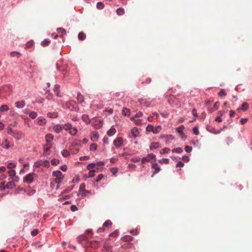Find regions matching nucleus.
I'll return each instance as SVG.
<instances>
[{
  "mask_svg": "<svg viewBox=\"0 0 252 252\" xmlns=\"http://www.w3.org/2000/svg\"><path fill=\"white\" fill-rule=\"evenodd\" d=\"M7 133L17 140L21 139L23 137L22 132H21L20 131L13 130L10 127L8 128Z\"/></svg>",
  "mask_w": 252,
  "mask_h": 252,
  "instance_id": "f03ea898",
  "label": "nucleus"
},
{
  "mask_svg": "<svg viewBox=\"0 0 252 252\" xmlns=\"http://www.w3.org/2000/svg\"><path fill=\"white\" fill-rule=\"evenodd\" d=\"M94 165H95L94 163L89 164L88 165V166H87V168H88V169L90 171H94V170L93 169Z\"/></svg>",
  "mask_w": 252,
  "mask_h": 252,
  "instance_id": "c03bdc74",
  "label": "nucleus"
},
{
  "mask_svg": "<svg viewBox=\"0 0 252 252\" xmlns=\"http://www.w3.org/2000/svg\"><path fill=\"white\" fill-rule=\"evenodd\" d=\"M150 160H151V159H150L149 158L144 157L143 158H142L141 159L142 163L144 164L146 162H149L150 161Z\"/></svg>",
  "mask_w": 252,
  "mask_h": 252,
  "instance_id": "5fc2aeb1",
  "label": "nucleus"
},
{
  "mask_svg": "<svg viewBox=\"0 0 252 252\" xmlns=\"http://www.w3.org/2000/svg\"><path fill=\"white\" fill-rule=\"evenodd\" d=\"M172 151L173 153L180 154L182 152V149L181 148H174V149L172 150Z\"/></svg>",
  "mask_w": 252,
  "mask_h": 252,
  "instance_id": "c9c22d12",
  "label": "nucleus"
},
{
  "mask_svg": "<svg viewBox=\"0 0 252 252\" xmlns=\"http://www.w3.org/2000/svg\"><path fill=\"white\" fill-rule=\"evenodd\" d=\"M37 233H38L37 229H33V230L32 231L31 234L32 236H35L37 235Z\"/></svg>",
  "mask_w": 252,
  "mask_h": 252,
  "instance_id": "e2e57ef3",
  "label": "nucleus"
},
{
  "mask_svg": "<svg viewBox=\"0 0 252 252\" xmlns=\"http://www.w3.org/2000/svg\"><path fill=\"white\" fill-rule=\"evenodd\" d=\"M36 176L35 174L33 172L30 173L24 178V182L28 184H32L33 181V178Z\"/></svg>",
  "mask_w": 252,
  "mask_h": 252,
  "instance_id": "39448f33",
  "label": "nucleus"
},
{
  "mask_svg": "<svg viewBox=\"0 0 252 252\" xmlns=\"http://www.w3.org/2000/svg\"><path fill=\"white\" fill-rule=\"evenodd\" d=\"M124 9L122 8H119L117 9V14L119 16H122L124 14Z\"/></svg>",
  "mask_w": 252,
  "mask_h": 252,
  "instance_id": "c756f323",
  "label": "nucleus"
},
{
  "mask_svg": "<svg viewBox=\"0 0 252 252\" xmlns=\"http://www.w3.org/2000/svg\"><path fill=\"white\" fill-rule=\"evenodd\" d=\"M65 107L71 111L78 112L79 110L76 102L73 100H69L65 103Z\"/></svg>",
  "mask_w": 252,
  "mask_h": 252,
  "instance_id": "7ed1b4c3",
  "label": "nucleus"
},
{
  "mask_svg": "<svg viewBox=\"0 0 252 252\" xmlns=\"http://www.w3.org/2000/svg\"><path fill=\"white\" fill-rule=\"evenodd\" d=\"M185 150L187 153H190L192 151V147L189 146H186L185 147Z\"/></svg>",
  "mask_w": 252,
  "mask_h": 252,
  "instance_id": "603ef678",
  "label": "nucleus"
},
{
  "mask_svg": "<svg viewBox=\"0 0 252 252\" xmlns=\"http://www.w3.org/2000/svg\"><path fill=\"white\" fill-rule=\"evenodd\" d=\"M226 95V92L223 89L220 90V91L219 93V95L220 97L225 96Z\"/></svg>",
  "mask_w": 252,
  "mask_h": 252,
  "instance_id": "ea45409f",
  "label": "nucleus"
},
{
  "mask_svg": "<svg viewBox=\"0 0 252 252\" xmlns=\"http://www.w3.org/2000/svg\"><path fill=\"white\" fill-rule=\"evenodd\" d=\"M70 209L72 212H75L77 211V207L75 205H72L70 207Z\"/></svg>",
  "mask_w": 252,
  "mask_h": 252,
  "instance_id": "774afa93",
  "label": "nucleus"
},
{
  "mask_svg": "<svg viewBox=\"0 0 252 252\" xmlns=\"http://www.w3.org/2000/svg\"><path fill=\"white\" fill-rule=\"evenodd\" d=\"M170 151L169 148H163V149L161 150V151H160V154H167Z\"/></svg>",
  "mask_w": 252,
  "mask_h": 252,
  "instance_id": "37998d69",
  "label": "nucleus"
},
{
  "mask_svg": "<svg viewBox=\"0 0 252 252\" xmlns=\"http://www.w3.org/2000/svg\"><path fill=\"white\" fill-rule=\"evenodd\" d=\"M97 144H96L95 143H93V144H91L90 147V151H94L97 149Z\"/></svg>",
  "mask_w": 252,
  "mask_h": 252,
  "instance_id": "473e14b6",
  "label": "nucleus"
},
{
  "mask_svg": "<svg viewBox=\"0 0 252 252\" xmlns=\"http://www.w3.org/2000/svg\"><path fill=\"white\" fill-rule=\"evenodd\" d=\"M160 130H161V127L160 126H157L153 128L152 132L154 134H158Z\"/></svg>",
  "mask_w": 252,
  "mask_h": 252,
  "instance_id": "4be33fe9",
  "label": "nucleus"
},
{
  "mask_svg": "<svg viewBox=\"0 0 252 252\" xmlns=\"http://www.w3.org/2000/svg\"><path fill=\"white\" fill-rule=\"evenodd\" d=\"M53 136L52 134H47L45 135V140L47 144H49L53 141Z\"/></svg>",
  "mask_w": 252,
  "mask_h": 252,
  "instance_id": "ddd939ff",
  "label": "nucleus"
},
{
  "mask_svg": "<svg viewBox=\"0 0 252 252\" xmlns=\"http://www.w3.org/2000/svg\"><path fill=\"white\" fill-rule=\"evenodd\" d=\"M51 148V145L49 144H47L45 146H44V154H48L47 152L49 151Z\"/></svg>",
  "mask_w": 252,
  "mask_h": 252,
  "instance_id": "a878e982",
  "label": "nucleus"
},
{
  "mask_svg": "<svg viewBox=\"0 0 252 252\" xmlns=\"http://www.w3.org/2000/svg\"><path fill=\"white\" fill-rule=\"evenodd\" d=\"M159 148V144L158 142H152L150 145V149L153 150Z\"/></svg>",
  "mask_w": 252,
  "mask_h": 252,
  "instance_id": "2eb2a0df",
  "label": "nucleus"
},
{
  "mask_svg": "<svg viewBox=\"0 0 252 252\" xmlns=\"http://www.w3.org/2000/svg\"><path fill=\"white\" fill-rule=\"evenodd\" d=\"M123 140L121 137L117 138L113 141V145L116 148H119L123 145Z\"/></svg>",
  "mask_w": 252,
  "mask_h": 252,
  "instance_id": "0eeeda50",
  "label": "nucleus"
},
{
  "mask_svg": "<svg viewBox=\"0 0 252 252\" xmlns=\"http://www.w3.org/2000/svg\"><path fill=\"white\" fill-rule=\"evenodd\" d=\"M104 7V4L101 2H98L97 3V8L101 10Z\"/></svg>",
  "mask_w": 252,
  "mask_h": 252,
  "instance_id": "4c0bfd02",
  "label": "nucleus"
},
{
  "mask_svg": "<svg viewBox=\"0 0 252 252\" xmlns=\"http://www.w3.org/2000/svg\"><path fill=\"white\" fill-rule=\"evenodd\" d=\"M8 110H9L8 106V105H7L6 104L2 105H1V106L0 107V110L1 112L6 111H8Z\"/></svg>",
  "mask_w": 252,
  "mask_h": 252,
  "instance_id": "b1692460",
  "label": "nucleus"
},
{
  "mask_svg": "<svg viewBox=\"0 0 252 252\" xmlns=\"http://www.w3.org/2000/svg\"><path fill=\"white\" fill-rule=\"evenodd\" d=\"M15 106L17 108H22L25 106V102L24 100H21L20 101H17L15 103Z\"/></svg>",
  "mask_w": 252,
  "mask_h": 252,
  "instance_id": "9b49d317",
  "label": "nucleus"
},
{
  "mask_svg": "<svg viewBox=\"0 0 252 252\" xmlns=\"http://www.w3.org/2000/svg\"><path fill=\"white\" fill-rule=\"evenodd\" d=\"M37 115V113L35 112L32 111V112H30V113H29V116H30V117L31 118V119H34V118H36Z\"/></svg>",
  "mask_w": 252,
  "mask_h": 252,
  "instance_id": "f704fd0d",
  "label": "nucleus"
},
{
  "mask_svg": "<svg viewBox=\"0 0 252 252\" xmlns=\"http://www.w3.org/2000/svg\"><path fill=\"white\" fill-rule=\"evenodd\" d=\"M176 166L177 167H183L184 166V163L182 161H179L176 163Z\"/></svg>",
  "mask_w": 252,
  "mask_h": 252,
  "instance_id": "0e129e2a",
  "label": "nucleus"
},
{
  "mask_svg": "<svg viewBox=\"0 0 252 252\" xmlns=\"http://www.w3.org/2000/svg\"><path fill=\"white\" fill-rule=\"evenodd\" d=\"M1 146L4 149L8 150L10 147L13 146V144H10L9 140L7 139H5L3 140L2 144H1Z\"/></svg>",
  "mask_w": 252,
  "mask_h": 252,
  "instance_id": "6e6552de",
  "label": "nucleus"
},
{
  "mask_svg": "<svg viewBox=\"0 0 252 252\" xmlns=\"http://www.w3.org/2000/svg\"><path fill=\"white\" fill-rule=\"evenodd\" d=\"M47 116L51 118H56L58 115L57 113H47Z\"/></svg>",
  "mask_w": 252,
  "mask_h": 252,
  "instance_id": "7c9ffc66",
  "label": "nucleus"
},
{
  "mask_svg": "<svg viewBox=\"0 0 252 252\" xmlns=\"http://www.w3.org/2000/svg\"><path fill=\"white\" fill-rule=\"evenodd\" d=\"M59 162H60V161H59L58 159H56V158H53V159H51V164H52L53 165H57L58 164H59Z\"/></svg>",
  "mask_w": 252,
  "mask_h": 252,
  "instance_id": "58836bf2",
  "label": "nucleus"
},
{
  "mask_svg": "<svg viewBox=\"0 0 252 252\" xmlns=\"http://www.w3.org/2000/svg\"><path fill=\"white\" fill-rule=\"evenodd\" d=\"M48 168L49 167V162L48 160L42 161V165Z\"/></svg>",
  "mask_w": 252,
  "mask_h": 252,
  "instance_id": "6e6d98bb",
  "label": "nucleus"
},
{
  "mask_svg": "<svg viewBox=\"0 0 252 252\" xmlns=\"http://www.w3.org/2000/svg\"><path fill=\"white\" fill-rule=\"evenodd\" d=\"M50 43V40L48 39H45L42 42V45L43 46H46Z\"/></svg>",
  "mask_w": 252,
  "mask_h": 252,
  "instance_id": "de8ad7c7",
  "label": "nucleus"
},
{
  "mask_svg": "<svg viewBox=\"0 0 252 252\" xmlns=\"http://www.w3.org/2000/svg\"><path fill=\"white\" fill-rule=\"evenodd\" d=\"M151 167H152L153 169H154V171L153 172L152 175H151V177H153L154 175H156L160 171V168L159 166H158V165L157 162H155L152 163V165H151Z\"/></svg>",
  "mask_w": 252,
  "mask_h": 252,
  "instance_id": "423d86ee",
  "label": "nucleus"
},
{
  "mask_svg": "<svg viewBox=\"0 0 252 252\" xmlns=\"http://www.w3.org/2000/svg\"><path fill=\"white\" fill-rule=\"evenodd\" d=\"M33 41L32 40L29 41H28V42H27V43H26V48H32V47L33 46Z\"/></svg>",
  "mask_w": 252,
  "mask_h": 252,
  "instance_id": "72a5a7b5",
  "label": "nucleus"
},
{
  "mask_svg": "<svg viewBox=\"0 0 252 252\" xmlns=\"http://www.w3.org/2000/svg\"><path fill=\"white\" fill-rule=\"evenodd\" d=\"M154 128L155 127H154L153 125H148L147 127H146V130H147V131L148 132H151L153 131Z\"/></svg>",
  "mask_w": 252,
  "mask_h": 252,
  "instance_id": "a19ab883",
  "label": "nucleus"
},
{
  "mask_svg": "<svg viewBox=\"0 0 252 252\" xmlns=\"http://www.w3.org/2000/svg\"><path fill=\"white\" fill-rule=\"evenodd\" d=\"M103 178V175L102 174H100V175L97 176V178L96 179V180H95V182H98Z\"/></svg>",
  "mask_w": 252,
  "mask_h": 252,
  "instance_id": "052dcab7",
  "label": "nucleus"
},
{
  "mask_svg": "<svg viewBox=\"0 0 252 252\" xmlns=\"http://www.w3.org/2000/svg\"><path fill=\"white\" fill-rule=\"evenodd\" d=\"M53 91H54V93L56 94L57 96L61 97V95L60 94V86L58 85H55Z\"/></svg>",
  "mask_w": 252,
  "mask_h": 252,
  "instance_id": "dca6fc26",
  "label": "nucleus"
},
{
  "mask_svg": "<svg viewBox=\"0 0 252 252\" xmlns=\"http://www.w3.org/2000/svg\"><path fill=\"white\" fill-rule=\"evenodd\" d=\"M45 120L44 119H39L38 121V124H39V125L45 124Z\"/></svg>",
  "mask_w": 252,
  "mask_h": 252,
  "instance_id": "680f3d73",
  "label": "nucleus"
},
{
  "mask_svg": "<svg viewBox=\"0 0 252 252\" xmlns=\"http://www.w3.org/2000/svg\"><path fill=\"white\" fill-rule=\"evenodd\" d=\"M53 176L56 178L54 179V182L58 184H60L63 179V175L60 170L53 171Z\"/></svg>",
  "mask_w": 252,
  "mask_h": 252,
  "instance_id": "20e7f679",
  "label": "nucleus"
},
{
  "mask_svg": "<svg viewBox=\"0 0 252 252\" xmlns=\"http://www.w3.org/2000/svg\"><path fill=\"white\" fill-rule=\"evenodd\" d=\"M85 189V184H82L80 185L79 187V191H84L85 192H89V191L86 190Z\"/></svg>",
  "mask_w": 252,
  "mask_h": 252,
  "instance_id": "c85d7f7f",
  "label": "nucleus"
},
{
  "mask_svg": "<svg viewBox=\"0 0 252 252\" xmlns=\"http://www.w3.org/2000/svg\"><path fill=\"white\" fill-rule=\"evenodd\" d=\"M141 160L139 157H134L131 158V161L133 163L139 162Z\"/></svg>",
  "mask_w": 252,
  "mask_h": 252,
  "instance_id": "09e8293b",
  "label": "nucleus"
},
{
  "mask_svg": "<svg viewBox=\"0 0 252 252\" xmlns=\"http://www.w3.org/2000/svg\"><path fill=\"white\" fill-rule=\"evenodd\" d=\"M182 159H183V161L185 162H188L189 160V158L187 156H183V158H182Z\"/></svg>",
  "mask_w": 252,
  "mask_h": 252,
  "instance_id": "338daca9",
  "label": "nucleus"
},
{
  "mask_svg": "<svg viewBox=\"0 0 252 252\" xmlns=\"http://www.w3.org/2000/svg\"><path fill=\"white\" fill-rule=\"evenodd\" d=\"M11 57H15L16 56H18V57H20L21 54L20 52H18L16 51H13L11 53Z\"/></svg>",
  "mask_w": 252,
  "mask_h": 252,
  "instance_id": "a18cd8bd",
  "label": "nucleus"
},
{
  "mask_svg": "<svg viewBox=\"0 0 252 252\" xmlns=\"http://www.w3.org/2000/svg\"><path fill=\"white\" fill-rule=\"evenodd\" d=\"M62 127H63V129L68 131L69 134H70V135H76L77 133V129L75 127H73L72 125L69 123H67L64 125H62Z\"/></svg>",
  "mask_w": 252,
  "mask_h": 252,
  "instance_id": "f257e3e1",
  "label": "nucleus"
},
{
  "mask_svg": "<svg viewBox=\"0 0 252 252\" xmlns=\"http://www.w3.org/2000/svg\"><path fill=\"white\" fill-rule=\"evenodd\" d=\"M76 99H77L78 102L80 103H82L84 102V96L81 94L80 93H78L77 97H76Z\"/></svg>",
  "mask_w": 252,
  "mask_h": 252,
  "instance_id": "aec40b11",
  "label": "nucleus"
},
{
  "mask_svg": "<svg viewBox=\"0 0 252 252\" xmlns=\"http://www.w3.org/2000/svg\"><path fill=\"white\" fill-rule=\"evenodd\" d=\"M4 182H1L0 184V190H3L5 189H6V187H5V186H4Z\"/></svg>",
  "mask_w": 252,
  "mask_h": 252,
  "instance_id": "bf43d9fd",
  "label": "nucleus"
},
{
  "mask_svg": "<svg viewBox=\"0 0 252 252\" xmlns=\"http://www.w3.org/2000/svg\"><path fill=\"white\" fill-rule=\"evenodd\" d=\"M248 107H249V105L248 104V103L244 102V103H243V104H242V107L241 108H238V109H237V110H238V111L242 110L243 111H245L248 110Z\"/></svg>",
  "mask_w": 252,
  "mask_h": 252,
  "instance_id": "f8f14e48",
  "label": "nucleus"
},
{
  "mask_svg": "<svg viewBox=\"0 0 252 252\" xmlns=\"http://www.w3.org/2000/svg\"><path fill=\"white\" fill-rule=\"evenodd\" d=\"M98 138H99V135L98 133L96 131H94L92 132V136H91V140L93 142H96L97 141Z\"/></svg>",
  "mask_w": 252,
  "mask_h": 252,
  "instance_id": "1a4fd4ad",
  "label": "nucleus"
},
{
  "mask_svg": "<svg viewBox=\"0 0 252 252\" xmlns=\"http://www.w3.org/2000/svg\"><path fill=\"white\" fill-rule=\"evenodd\" d=\"M122 113L123 115H124L125 116H128L130 114V111L129 109L128 108H124L122 110Z\"/></svg>",
  "mask_w": 252,
  "mask_h": 252,
  "instance_id": "393cba45",
  "label": "nucleus"
},
{
  "mask_svg": "<svg viewBox=\"0 0 252 252\" xmlns=\"http://www.w3.org/2000/svg\"><path fill=\"white\" fill-rule=\"evenodd\" d=\"M95 172V170H90V172H89L88 177L90 178L94 177V173Z\"/></svg>",
  "mask_w": 252,
  "mask_h": 252,
  "instance_id": "4d7b16f0",
  "label": "nucleus"
},
{
  "mask_svg": "<svg viewBox=\"0 0 252 252\" xmlns=\"http://www.w3.org/2000/svg\"><path fill=\"white\" fill-rule=\"evenodd\" d=\"M15 187V184L13 181L8 182L7 184L6 185V189H12Z\"/></svg>",
  "mask_w": 252,
  "mask_h": 252,
  "instance_id": "5701e85b",
  "label": "nucleus"
},
{
  "mask_svg": "<svg viewBox=\"0 0 252 252\" xmlns=\"http://www.w3.org/2000/svg\"><path fill=\"white\" fill-rule=\"evenodd\" d=\"M185 127H184V126L182 125L178 127L176 129H177V131L179 133H180V134H183V129Z\"/></svg>",
  "mask_w": 252,
  "mask_h": 252,
  "instance_id": "e433bc0d",
  "label": "nucleus"
},
{
  "mask_svg": "<svg viewBox=\"0 0 252 252\" xmlns=\"http://www.w3.org/2000/svg\"><path fill=\"white\" fill-rule=\"evenodd\" d=\"M16 165L14 163L10 162L8 164L7 167L9 169H11L13 168H14L15 167Z\"/></svg>",
  "mask_w": 252,
  "mask_h": 252,
  "instance_id": "13d9d810",
  "label": "nucleus"
},
{
  "mask_svg": "<svg viewBox=\"0 0 252 252\" xmlns=\"http://www.w3.org/2000/svg\"><path fill=\"white\" fill-rule=\"evenodd\" d=\"M78 38H79V39H80L81 40H85V39L86 38V35H85V33H84L83 32H80V33H79V35H78Z\"/></svg>",
  "mask_w": 252,
  "mask_h": 252,
  "instance_id": "bb28decb",
  "label": "nucleus"
},
{
  "mask_svg": "<svg viewBox=\"0 0 252 252\" xmlns=\"http://www.w3.org/2000/svg\"><path fill=\"white\" fill-rule=\"evenodd\" d=\"M112 225V221H111L110 220H107L106 221L104 222V226L107 227L108 226H111Z\"/></svg>",
  "mask_w": 252,
  "mask_h": 252,
  "instance_id": "8fccbe9b",
  "label": "nucleus"
},
{
  "mask_svg": "<svg viewBox=\"0 0 252 252\" xmlns=\"http://www.w3.org/2000/svg\"><path fill=\"white\" fill-rule=\"evenodd\" d=\"M130 133H131V136L135 138L137 137V135H138L139 132L137 128L134 127L131 128V131H130Z\"/></svg>",
  "mask_w": 252,
  "mask_h": 252,
  "instance_id": "9d476101",
  "label": "nucleus"
},
{
  "mask_svg": "<svg viewBox=\"0 0 252 252\" xmlns=\"http://www.w3.org/2000/svg\"><path fill=\"white\" fill-rule=\"evenodd\" d=\"M42 161H42V160H39V161H36V162H35L34 167L38 168V167L42 166Z\"/></svg>",
  "mask_w": 252,
  "mask_h": 252,
  "instance_id": "49530a36",
  "label": "nucleus"
},
{
  "mask_svg": "<svg viewBox=\"0 0 252 252\" xmlns=\"http://www.w3.org/2000/svg\"><path fill=\"white\" fill-rule=\"evenodd\" d=\"M132 239H133V238L130 235H126L121 238V240L124 242H131Z\"/></svg>",
  "mask_w": 252,
  "mask_h": 252,
  "instance_id": "6ab92c4d",
  "label": "nucleus"
},
{
  "mask_svg": "<svg viewBox=\"0 0 252 252\" xmlns=\"http://www.w3.org/2000/svg\"><path fill=\"white\" fill-rule=\"evenodd\" d=\"M57 32H58V33L61 36L65 35L66 33L65 30L61 28H58Z\"/></svg>",
  "mask_w": 252,
  "mask_h": 252,
  "instance_id": "412c9836",
  "label": "nucleus"
},
{
  "mask_svg": "<svg viewBox=\"0 0 252 252\" xmlns=\"http://www.w3.org/2000/svg\"><path fill=\"white\" fill-rule=\"evenodd\" d=\"M145 158H149L150 159H154L155 160L156 159L155 158V155L153 154H148L147 157H146Z\"/></svg>",
  "mask_w": 252,
  "mask_h": 252,
  "instance_id": "3c124183",
  "label": "nucleus"
},
{
  "mask_svg": "<svg viewBox=\"0 0 252 252\" xmlns=\"http://www.w3.org/2000/svg\"><path fill=\"white\" fill-rule=\"evenodd\" d=\"M8 174L9 177H11V178H13L15 176V171L12 169H10V170L8 171Z\"/></svg>",
  "mask_w": 252,
  "mask_h": 252,
  "instance_id": "2f4dec72",
  "label": "nucleus"
},
{
  "mask_svg": "<svg viewBox=\"0 0 252 252\" xmlns=\"http://www.w3.org/2000/svg\"><path fill=\"white\" fill-rule=\"evenodd\" d=\"M130 233L132 235H137L138 234L139 232L137 229H132L130 231Z\"/></svg>",
  "mask_w": 252,
  "mask_h": 252,
  "instance_id": "864d4df0",
  "label": "nucleus"
},
{
  "mask_svg": "<svg viewBox=\"0 0 252 252\" xmlns=\"http://www.w3.org/2000/svg\"><path fill=\"white\" fill-rule=\"evenodd\" d=\"M117 131L115 128L113 127H111L109 130L107 131V135L109 136H112L115 134Z\"/></svg>",
  "mask_w": 252,
  "mask_h": 252,
  "instance_id": "4468645a",
  "label": "nucleus"
},
{
  "mask_svg": "<svg viewBox=\"0 0 252 252\" xmlns=\"http://www.w3.org/2000/svg\"><path fill=\"white\" fill-rule=\"evenodd\" d=\"M193 130L194 134H195V135H197L199 133L197 127H194L193 128Z\"/></svg>",
  "mask_w": 252,
  "mask_h": 252,
  "instance_id": "69168bd1",
  "label": "nucleus"
},
{
  "mask_svg": "<svg viewBox=\"0 0 252 252\" xmlns=\"http://www.w3.org/2000/svg\"><path fill=\"white\" fill-rule=\"evenodd\" d=\"M53 129H54L56 132L59 133L62 131L63 127L62 125H56L53 127Z\"/></svg>",
  "mask_w": 252,
  "mask_h": 252,
  "instance_id": "a211bd4d",
  "label": "nucleus"
},
{
  "mask_svg": "<svg viewBox=\"0 0 252 252\" xmlns=\"http://www.w3.org/2000/svg\"><path fill=\"white\" fill-rule=\"evenodd\" d=\"M158 161L160 164H168L169 163V159L162 158L161 159H158Z\"/></svg>",
  "mask_w": 252,
  "mask_h": 252,
  "instance_id": "cd10ccee",
  "label": "nucleus"
},
{
  "mask_svg": "<svg viewBox=\"0 0 252 252\" xmlns=\"http://www.w3.org/2000/svg\"><path fill=\"white\" fill-rule=\"evenodd\" d=\"M62 155L63 157H66L69 156V153L68 151L66 150H64L62 151Z\"/></svg>",
  "mask_w": 252,
  "mask_h": 252,
  "instance_id": "79ce46f5",
  "label": "nucleus"
},
{
  "mask_svg": "<svg viewBox=\"0 0 252 252\" xmlns=\"http://www.w3.org/2000/svg\"><path fill=\"white\" fill-rule=\"evenodd\" d=\"M82 120L86 123L87 124L90 123V120L89 118L88 115L87 114H83V116H82Z\"/></svg>",
  "mask_w": 252,
  "mask_h": 252,
  "instance_id": "f3484780",
  "label": "nucleus"
}]
</instances>
